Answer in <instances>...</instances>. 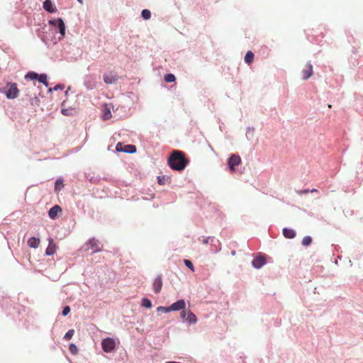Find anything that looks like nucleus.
<instances>
[{
    "label": "nucleus",
    "instance_id": "1",
    "mask_svg": "<svg viewBox=\"0 0 363 363\" xmlns=\"http://www.w3.org/2000/svg\"><path fill=\"white\" fill-rule=\"evenodd\" d=\"M8 89L5 92L6 97L9 99H14L18 97L19 90L16 83H8L6 85Z\"/></svg>",
    "mask_w": 363,
    "mask_h": 363
},
{
    "label": "nucleus",
    "instance_id": "2",
    "mask_svg": "<svg viewBox=\"0 0 363 363\" xmlns=\"http://www.w3.org/2000/svg\"><path fill=\"white\" fill-rule=\"evenodd\" d=\"M49 24L59 29V32L60 33L61 37L60 38H62L65 35V25L62 18H58L56 19L49 21Z\"/></svg>",
    "mask_w": 363,
    "mask_h": 363
},
{
    "label": "nucleus",
    "instance_id": "3",
    "mask_svg": "<svg viewBox=\"0 0 363 363\" xmlns=\"http://www.w3.org/2000/svg\"><path fill=\"white\" fill-rule=\"evenodd\" d=\"M189 160H167L169 166L174 170L182 171L187 165Z\"/></svg>",
    "mask_w": 363,
    "mask_h": 363
},
{
    "label": "nucleus",
    "instance_id": "4",
    "mask_svg": "<svg viewBox=\"0 0 363 363\" xmlns=\"http://www.w3.org/2000/svg\"><path fill=\"white\" fill-rule=\"evenodd\" d=\"M101 347L105 352H111L116 347V341L111 337H106L102 340Z\"/></svg>",
    "mask_w": 363,
    "mask_h": 363
},
{
    "label": "nucleus",
    "instance_id": "5",
    "mask_svg": "<svg viewBox=\"0 0 363 363\" xmlns=\"http://www.w3.org/2000/svg\"><path fill=\"white\" fill-rule=\"evenodd\" d=\"M252 266L256 269H259L266 264V259L264 255L259 254L252 262Z\"/></svg>",
    "mask_w": 363,
    "mask_h": 363
},
{
    "label": "nucleus",
    "instance_id": "6",
    "mask_svg": "<svg viewBox=\"0 0 363 363\" xmlns=\"http://www.w3.org/2000/svg\"><path fill=\"white\" fill-rule=\"evenodd\" d=\"M153 290L155 293L158 294L160 292L162 287V275H158L153 281Z\"/></svg>",
    "mask_w": 363,
    "mask_h": 363
},
{
    "label": "nucleus",
    "instance_id": "7",
    "mask_svg": "<svg viewBox=\"0 0 363 363\" xmlns=\"http://www.w3.org/2000/svg\"><path fill=\"white\" fill-rule=\"evenodd\" d=\"M186 303L184 299H180L170 306V311H177L184 309Z\"/></svg>",
    "mask_w": 363,
    "mask_h": 363
},
{
    "label": "nucleus",
    "instance_id": "8",
    "mask_svg": "<svg viewBox=\"0 0 363 363\" xmlns=\"http://www.w3.org/2000/svg\"><path fill=\"white\" fill-rule=\"evenodd\" d=\"M49 244L46 249L45 254L46 255H52L55 252V244L53 242V240L50 238L49 240Z\"/></svg>",
    "mask_w": 363,
    "mask_h": 363
},
{
    "label": "nucleus",
    "instance_id": "9",
    "mask_svg": "<svg viewBox=\"0 0 363 363\" xmlns=\"http://www.w3.org/2000/svg\"><path fill=\"white\" fill-rule=\"evenodd\" d=\"M61 211H62V209L59 206H57V205L54 206L49 210V212H48L49 217L52 219H54L57 216V214L60 212H61Z\"/></svg>",
    "mask_w": 363,
    "mask_h": 363
},
{
    "label": "nucleus",
    "instance_id": "10",
    "mask_svg": "<svg viewBox=\"0 0 363 363\" xmlns=\"http://www.w3.org/2000/svg\"><path fill=\"white\" fill-rule=\"evenodd\" d=\"M43 9L50 13H54L56 11V8L52 5L50 0H45L43 2Z\"/></svg>",
    "mask_w": 363,
    "mask_h": 363
},
{
    "label": "nucleus",
    "instance_id": "11",
    "mask_svg": "<svg viewBox=\"0 0 363 363\" xmlns=\"http://www.w3.org/2000/svg\"><path fill=\"white\" fill-rule=\"evenodd\" d=\"M186 321L190 324H194L197 322V318L192 311H188Z\"/></svg>",
    "mask_w": 363,
    "mask_h": 363
},
{
    "label": "nucleus",
    "instance_id": "12",
    "mask_svg": "<svg viewBox=\"0 0 363 363\" xmlns=\"http://www.w3.org/2000/svg\"><path fill=\"white\" fill-rule=\"evenodd\" d=\"M283 235L285 238H289V239H291V238H295L296 233V232L292 230V229H289V228H284L283 229Z\"/></svg>",
    "mask_w": 363,
    "mask_h": 363
},
{
    "label": "nucleus",
    "instance_id": "13",
    "mask_svg": "<svg viewBox=\"0 0 363 363\" xmlns=\"http://www.w3.org/2000/svg\"><path fill=\"white\" fill-rule=\"evenodd\" d=\"M171 179L169 177H166L165 175L158 176L157 177V183L160 185H165L167 184L170 183Z\"/></svg>",
    "mask_w": 363,
    "mask_h": 363
},
{
    "label": "nucleus",
    "instance_id": "14",
    "mask_svg": "<svg viewBox=\"0 0 363 363\" xmlns=\"http://www.w3.org/2000/svg\"><path fill=\"white\" fill-rule=\"evenodd\" d=\"M40 244V240L37 238L32 237L28 240V245L30 247L37 248Z\"/></svg>",
    "mask_w": 363,
    "mask_h": 363
},
{
    "label": "nucleus",
    "instance_id": "15",
    "mask_svg": "<svg viewBox=\"0 0 363 363\" xmlns=\"http://www.w3.org/2000/svg\"><path fill=\"white\" fill-rule=\"evenodd\" d=\"M64 187L63 181L62 179H58L55 183V190L56 192L60 191Z\"/></svg>",
    "mask_w": 363,
    "mask_h": 363
},
{
    "label": "nucleus",
    "instance_id": "16",
    "mask_svg": "<svg viewBox=\"0 0 363 363\" xmlns=\"http://www.w3.org/2000/svg\"><path fill=\"white\" fill-rule=\"evenodd\" d=\"M241 160H228L229 168L231 172L235 171V167L240 165Z\"/></svg>",
    "mask_w": 363,
    "mask_h": 363
},
{
    "label": "nucleus",
    "instance_id": "17",
    "mask_svg": "<svg viewBox=\"0 0 363 363\" xmlns=\"http://www.w3.org/2000/svg\"><path fill=\"white\" fill-rule=\"evenodd\" d=\"M102 245L98 241H95L92 239V252H96L101 250Z\"/></svg>",
    "mask_w": 363,
    "mask_h": 363
},
{
    "label": "nucleus",
    "instance_id": "18",
    "mask_svg": "<svg viewBox=\"0 0 363 363\" xmlns=\"http://www.w3.org/2000/svg\"><path fill=\"white\" fill-rule=\"evenodd\" d=\"M61 112L64 116H72L76 111L74 108H62Z\"/></svg>",
    "mask_w": 363,
    "mask_h": 363
},
{
    "label": "nucleus",
    "instance_id": "19",
    "mask_svg": "<svg viewBox=\"0 0 363 363\" xmlns=\"http://www.w3.org/2000/svg\"><path fill=\"white\" fill-rule=\"evenodd\" d=\"M38 79L40 82L43 83L46 86H48L47 75L45 74H41L38 75Z\"/></svg>",
    "mask_w": 363,
    "mask_h": 363
},
{
    "label": "nucleus",
    "instance_id": "20",
    "mask_svg": "<svg viewBox=\"0 0 363 363\" xmlns=\"http://www.w3.org/2000/svg\"><path fill=\"white\" fill-rule=\"evenodd\" d=\"M38 77V74L33 72H28L25 78L30 80L37 79Z\"/></svg>",
    "mask_w": 363,
    "mask_h": 363
},
{
    "label": "nucleus",
    "instance_id": "21",
    "mask_svg": "<svg viewBox=\"0 0 363 363\" xmlns=\"http://www.w3.org/2000/svg\"><path fill=\"white\" fill-rule=\"evenodd\" d=\"M312 242V238L310 236H305L302 240V245L308 246Z\"/></svg>",
    "mask_w": 363,
    "mask_h": 363
},
{
    "label": "nucleus",
    "instance_id": "22",
    "mask_svg": "<svg viewBox=\"0 0 363 363\" xmlns=\"http://www.w3.org/2000/svg\"><path fill=\"white\" fill-rule=\"evenodd\" d=\"M74 334V330H69L65 335L64 336V339L67 340H70L73 335Z\"/></svg>",
    "mask_w": 363,
    "mask_h": 363
},
{
    "label": "nucleus",
    "instance_id": "23",
    "mask_svg": "<svg viewBox=\"0 0 363 363\" xmlns=\"http://www.w3.org/2000/svg\"><path fill=\"white\" fill-rule=\"evenodd\" d=\"M142 306L145 308H150L152 306V302L147 298H143L142 301Z\"/></svg>",
    "mask_w": 363,
    "mask_h": 363
},
{
    "label": "nucleus",
    "instance_id": "24",
    "mask_svg": "<svg viewBox=\"0 0 363 363\" xmlns=\"http://www.w3.org/2000/svg\"><path fill=\"white\" fill-rule=\"evenodd\" d=\"M184 262L185 265L191 269V271L194 272V267L192 264V262L189 259H184Z\"/></svg>",
    "mask_w": 363,
    "mask_h": 363
},
{
    "label": "nucleus",
    "instance_id": "25",
    "mask_svg": "<svg viewBox=\"0 0 363 363\" xmlns=\"http://www.w3.org/2000/svg\"><path fill=\"white\" fill-rule=\"evenodd\" d=\"M69 350V352L73 354H76L78 351L77 346L73 343L70 344Z\"/></svg>",
    "mask_w": 363,
    "mask_h": 363
},
{
    "label": "nucleus",
    "instance_id": "26",
    "mask_svg": "<svg viewBox=\"0 0 363 363\" xmlns=\"http://www.w3.org/2000/svg\"><path fill=\"white\" fill-rule=\"evenodd\" d=\"M157 311H161L163 313H169L170 312V306L169 307H164V306H159L157 308Z\"/></svg>",
    "mask_w": 363,
    "mask_h": 363
},
{
    "label": "nucleus",
    "instance_id": "27",
    "mask_svg": "<svg viewBox=\"0 0 363 363\" xmlns=\"http://www.w3.org/2000/svg\"><path fill=\"white\" fill-rule=\"evenodd\" d=\"M69 311H70V308H69V306H66V307H65V308H63V310H62V315H63V316L67 315L69 313Z\"/></svg>",
    "mask_w": 363,
    "mask_h": 363
},
{
    "label": "nucleus",
    "instance_id": "28",
    "mask_svg": "<svg viewBox=\"0 0 363 363\" xmlns=\"http://www.w3.org/2000/svg\"><path fill=\"white\" fill-rule=\"evenodd\" d=\"M186 316H187V311H186L184 309H183L182 311L181 312V318L186 320Z\"/></svg>",
    "mask_w": 363,
    "mask_h": 363
},
{
    "label": "nucleus",
    "instance_id": "29",
    "mask_svg": "<svg viewBox=\"0 0 363 363\" xmlns=\"http://www.w3.org/2000/svg\"><path fill=\"white\" fill-rule=\"evenodd\" d=\"M209 239H210V238H209V237H208V238H204V239H203V240H201V242H202L203 244H204V245H206V244H208V243Z\"/></svg>",
    "mask_w": 363,
    "mask_h": 363
},
{
    "label": "nucleus",
    "instance_id": "30",
    "mask_svg": "<svg viewBox=\"0 0 363 363\" xmlns=\"http://www.w3.org/2000/svg\"><path fill=\"white\" fill-rule=\"evenodd\" d=\"M298 194L301 195L303 194H307L309 192V191L307 189V190H303V191H297Z\"/></svg>",
    "mask_w": 363,
    "mask_h": 363
},
{
    "label": "nucleus",
    "instance_id": "31",
    "mask_svg": "<svg viewBox=\"0 0 363 363\" xmlns=\"http://www.w3.org/2000/svg\"><path fill=\"white\" fill-rule=\"evenodd\" d=\"M166 363H180V362H167Z\"/></svg>",
    "mask_w": 363,
    "mask_h": 363
},
{
    "label": "nucleus",
    "instance_id": "32",
    "mask_svg": "<svg viewBox=\"0 0 363 363\" xmlns=\"http://www.w3.org/2000/svg\"><path fill=\"white\" fill-rule=\"evenodd\" d=\"M311 191V192H315V191H317V189H312Z\"/></svg>",
    "mask_w": 363,
    "mask_h": 363
},
{
    "label": "nucleus",
    "instance_id": "33",
    "mask_svg": "<svg viewBox=\"0 0 363 363\" xmlns=\"http://www.w3.org/2000/svg\"><path fill=\"white\" fill-rule=\"evenodd\" d=\"M57 89H59V86H55V87L54 88V89H55V90H57Z\"/></svg>",
    "mask_w": 363,
    "mask_h": 363
},
{
    "label": "nucleus",
    "instance_id": "34",
    "mask_svg": "<svg viewBox=\"0 0 363 363\" xmlns=\"http://www.w3.org/2000/svg\"><path fill=\"white\" fill-rule=\"evenodd\" d=\"M79 3L82 4V0H77Z\"/></svg>",
    "mask_w": 363,
    "mask_h": 363
},
{
    "label": "nucleus",
    "instance_id": "35",
    "mask_svg": "<svg viewBox=\"0 0 363 363\" xmlns=\"http://www.w3.org/2000/svg\"><path fill=\"white\" fill-rule=\"evenodd\" d=\"M235 254V251L232 252V255H234Z\"/></svg>",
    "mask_w": 363,
    "mask_h": 363
}]
</instances>
